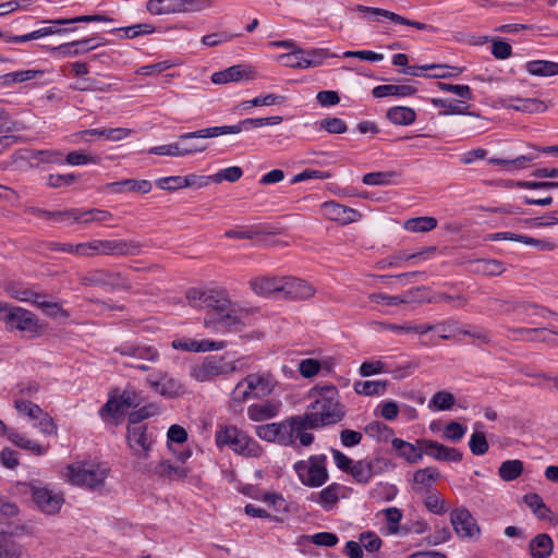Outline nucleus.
Returning <instances> with one entry per match:
<instances>
[{
	"instance_id": "nucleus-49",
	"label": "nucleus",
	"mask_w": 558,
	"mask_h": 558,
	"mask_svg": "<svg viewBox=\"0 0 558 558\" xmlns=\"http://www.w3.org/2000/svg\"><path fill=\"white\" fill-rule=\"evenodd\" d=\"M357 395L362 396H383L387 389L386 380H359L353 385Z\"/></svg>"
},
{
	"instance_id": "nucleus-8",
	"label": "nucleus",
	"mask_w": 558,
	"mask_h": 558,
	"mask_svg": "<svg viewBox=\"0 0 558 558\" xmlns=\"http://www.w3.org/2000/svg\"><path fill=\"white\" fill-rule=\"evenodd\" d=\"M293 470L300 482L307 487H320L329 478L325 454H315L298 461L293 464Z\"/></svg>"
},
{
	"instance_id": "nucleus-55",
	"label": "nucleus",
	"mask_w": 558,
	"mask_h": 558,
	"mask_svg": "<svg viewBox=\"0 0 558 558\" xmlns=\"http://www.w3.org/2000/svg\"><path fill=\"white\" fill-rule=\"evenodd\" d=\"M29 213L44 220L70 221L73 222V216L76 215V208L63 211H49L41 208H31Z\"/></svg>"
},
{
	"instance_id": "nucleus-28",
	"label": "nucleus",
	"mask_w": 558,
	"mask_h": 558,
	"mask_svg": "<svg viewBox=\"0 0 558 558\" xmlns=\"http://www.w3.org/2000/svg\"><path fill=\"white\" fill-rule=\"evenodd\" d=\"M123 356L156 363L160 354L154 345L124 343L116 349Z\"/></svg>"
},
{
	"instance_id": "nucleus-57",
	"label": "nucleus",
	"mask_w": 558,
	"mask_h": 558,
	"mask_svg": "<svg viewBox=\"0 0 558 558\" xmlns=\"http://www.w3.org/2000/svg\"><path fill=\"white\" fill-rule=\"evenodd\" d=\"M478 427H482L481 423L475 424V430L469 440L470 450L474 456H483L489 449L486 436L482 430H477Z\"/></svg>"
},
{
	"instance_id": "nucleus-6",
	"label": "nucleus",
	"mask_w": 558,
	"mask_h": 558,
	"mask_svg": "<svg viewBox=\"0 0 558 558\" xmlns=\"http://www.w3.org/2000/svg\"><path fill=\"white\" fill-rule=\"evenodd\" d=\"M216 445L219 448L230 447L234 452L246 457H258L260 447L245 433L235 426H221L215 435Z\"/></svg>"
},
{
	"instance_id": "nucleus-22",
	"label": "nucleus",
	"mask_w": 558,
	"mask_h": 558,
	"mask_svg": "<svg viewBox=\"0 0 558 558\" xmlns=\"http://www.w3.org/2000/svg\"><path fill=\"white\" fill-rule=\"evenodd\" d=\"M142 397L135 390H124L118 398H110L100 410V415L105 413L114 416L123 414L130 408H136L141 404Z\"/></svg>"
},
{
	"instance_id": "nucleus-9",
	"label": "nucleus",
	"mask_w": 558,
	"mask_h": 558,
	"mask_svg": "<svg viewBox=\"0 0 558 558\" xmlns=\"http://www.w3.org/2000/svg\"><path fill=\"white\" fill-rule=\"evenodd\" d=\"M128 446L135 457L134 468L137 471H150L145 463L150 456L155 440L144 425H130L126 434Z\"/></svg>"
},
{
	"instance_id": "nucleus-52",
	"label": "nucleus",
	"mask_w": 558,
	"mask_h": 558,
	"mask_svg": "<svg viewBox=\"0 0 558 558\" xmlns=\"http://www.w3.org/2000/svg\"><path fill=\"white\" fill-rule=\"evenodd\" d=\"M456 403V397L447 390H440L433 395L428 401V409L432 411H449Z\"/></svg>"
},
{
	"instance_id": "nucleus-34",
	"label": "nucleus",
	"mask_w": 558,
	"mask_h": 558,
	"mask_svg": "<svg viewBox=\"0 0 558 558\" xmlns=\"http://www.w3.org/2000/svg\"><path fill=\"white\" fill-rule=\"evenodd\" d=\"M357 10L360 12H362V13H368V14L380 15V16L387 17V19H389L393 23L412 26V27H415L418 31H427V29L432 28L430 26H428L425 23H421V22H416V21H411L409 19H405V17H403V16L397 14V13H393V12L385 10V9H377V8H371V7H365V5H359Z\"/></svg>"
},
{
	"instance_id": "nucleus-44",
	"label": "nucleus",
	"mask_w": 558,
	"mask_h": 558,
	"mask_svg": "<svg viewBox=\"0 0 558 558\" xmlns=\"http://www.w3.org/2000/svg\"><path fill=\"white\" fill-rule=\"evenodd\" d=\"M525 70L533 76H555L558 75V62L548 60H533L526 62Z\"/></svg>"
},
{
	"instance_id": "nucleus-35",
	"label": "nucleus",
	"mask_w": 558,
	"mask_h": 558,
	"mask_svg": "<svg viewBox=\"0 0 558 558\" xmlns=\"http://www.w3.org/2000/svg\"><path fill=\"white\" fill-rule=\"evenodd\" d=\"M151 187L153 185L150 181L134 179H125L122 181L111 182L106 185V189L112 193H123L128 191L147 194L151 191Z\"/></svg>"
},
{
	"instance_id": "nucleus-23",
	"label": "nucleus",
	"mask_w": 558,
	"mask_h": 558,
	"mask_svg": "<svg viewBox=\"0 0 558 558\" xmlns=\"http://www.w3.org/2000/svg\"><path fill=\"white\" fill-rule=\"evenodd\" d=\"M320 211L325 218L337 221L341 225L354 222L361 217L357 210L332 201L323 203Z\"/></svg>"
},
{
	"instance_id": "nucleus-2",
	"label": "nucleus",
	"mask_w": 558,
	"mask_h": 558,
	"mask_svg": "<svg viewBox=\"0 0 558 558\" xmlns=\"http://www.w3.org/2000/svg\"><path fill=\"white\" fill-rule=\"evenodd\" d=\"M310 397L313 399L302 415H295L303 433L340 422L344 415V407L339 400V392L332 385L314 387Z\"/></svg>"
},
{
	"instance_id": "nucleus-29",
	"label": "nucleus",
	"mask_w": 558,
	"mask_h": 558,
	"mask_svg": "<svg viewBox=\"0 0 558 558\" xmlns=\"http://www.w3.org/2000/svg\"><path fill=\"white\" fill-rule=\"evenodd\" d=\"M88 134H98V137H104L108 141H121L125 137H128L131 134L130 129L125 128H116V129H90V130H84L81 132H76L72 135L73 143L84 142L89 143V140L87 138Z\"/></svg>"
},
{
	"instance_id": "nucleus-7",
	"label": "nucleus",
	"mask_w": 558,
	"mask_h": 558,
	"mask_svg": "<svg viewBox=\"0 0 558 558\" xmlns=\"http://www.w3.org/2000/svg\"><path fill=\"white\" fill-rule=\"evenodd\" d=\"M276 381L267 373L248 374L240 380L232 391V399L244 402L250 398H262L272 392Z\"/></svg>"
},
{
	"instance_id": "nucleus-62",
	"label": "nucleus",
	"mask_w": 558,
	"mask_h": 558,
	"mask_svg": "<svg viewBox=\"0 0 558 558\" xmlns=\"http://www.w3.org/2000/svg\"><path fill=\"white\" fill-rule=\"evenodd\" d=\"M398 489L389 483H378L369 490L371 498L378 501H390L397 496Z\"/></svg>"
},
{
	"instance_id": "nucleus-17",
	"label": "nucleus",
	"mask_w": 558,
	"mask_h": 558,
	"mask_svg": "<svg viewBox=\"0 0 558 558\" xmlns=\"http://www.w3.org/2000/svg\"><path fill=\"white\" fill-rule=\"evenodd\" d=\"M148 386L165 398H178L184 393V385L168 373L159 372L151 374L146 379Z\"/></svg>"
},
{
	"instance_id": "nucleus-18",
	"label": "nucleus",
	"mask_w": 558,
	"mask_h": 558,
	"mask_svg": "<svg viewBox=\"0 0 558 558\" xmlns=\"http://www.w3.org/2000/svg\"><path fill=\"white\" fill-rule=\"evenodd\" d=\"M390 468V462L385 458L372 460H359L350 470L352 477L361 484H367L373 476L384 473Z\"/></svg>"
},
{
	"instance_id": "nucleus-42",
	"label": "nucleus",
	"mask_w": 558,
	"mask_h": 558,
	"mask_svg": "<svg viewBox=\"0 0 558 558\" xmlns=\"http://www.w3.org/2000/svg\"><path fill=\"white\" fill-rule=\"evenodd\" d=\"M509 108H512L517 111L527 112V113H536L544 112L547 109V106L544 101L536 98H509L508 105Z\"/></svg>"
},
{
	"instance_id": "nucleus-48",
	"label": "nucleus",
	"mask_w": 558,
	"mask_h": 558,
	"mask_svg": "<svg viewBox=\"0 0 558 558\" xmlns=\"http://www.w3.org/2000/svg\"><path fill=\"white\" fill-rule=\"evenodd\" d=\"M387 119L396 125H410L415 121L416 113L410 107H392L386 113Z\"/></svg>"
},
{
	"instance_id": "nucleus-24",
	"label": "nucleus",
	"mask_w": 558,
	"mask_h": 558,
	"mask_svg": "<svg viewBox=\"0 0 558 558\" xmlns=\"http://www.w3.org/2000/svg\"><path fill=\"white\" fill-rule=\"evenodd\" d=\"M280 292L290 300H303L312 298L315 289L303 279L283 277Z\"/></svg>"
},
{
	"instance_id": "nucleus-47",
	"label": "nucleus",
	"mask_w": 558,
	"mask_h": 558,
	"mask_svg": "<svg viewBox=\"0 0 558 558\" xmlns=\"http://www.w3.org/2000/svg\"><path fill=\"white\" fill-rule=\"evenodd\" d=\"M471 271L484 276H499L505 271V266L496 259H477L471 263Z\"/></svg>"
},
{
	"instance_id": "nucleus-15",
	"label": "nucleus",
	"mask_w": 558,
	"mask_h": 558,
	"mask_svg": "<svg viewBox=\"0 0 558 558\" xmlns=\"http://www.w3.org/2000/svg\"><path fill=\"white\" fill-rule=\"evenodd\" d=\"M85 287H101L108 290H129L130 282L120 272L94 269L82 278Z\"/></svg>"
},
{
	"instance_id": "nucleus-19",
	"label": "nucleus",
	"mask_w": 558,
	"mask_h": 558,
	"mask_svg": "<svg viewBox=\"0 0 558 558\" xmlns=\"http://www.w3.org/2000/svg\"><path fill=\"white\" fill-rule=\"evenodd\" d=\"M100 253L106 256H137L144 244L136 240H99Z\"/></svg>"
},
{
	"instance_id": "nucleus-60",
	"label": "nucleus",
	"mask_w": 558,
	"mask_h": 558,
	"mask_svg": "<svg viewBox=\"0 0 558 558\" xmlns=\"http://www.w3.org/2000/svg\"><path fill=\"white\" fill-rule=\"evenodd\" d=\"M436 227L437 220L434 217H416L404 222V228L411 232H427Z\"/></svg>"
},
{
	"instance_id": "nucleus-40",
	"label": "nucleus",
	"mask_w": 558,
	"mask_h": 558,
	"mask_svg": "<svg viewBox=\"0 0 558 558\" xmlns=\"http://www.w3.org/2000/svg\"><path fill=\"white\" fill-rule=\"evenodd\" d=\"M71 88L80 92L110 93L119 90L117 84L105 83L92 77H84L71 85Z\"/></svg>"
},
{
	"instance_id": "nucleus-16",
	"label": "nucleus",
	"mask_w": 558,
	"mask_h": 558,
	"mask_svg": "<svg viewBox=\"0 0 558 558\" xmlns=\"http://www.w3.org/2000/svg\"><path fill=\"white\" fill-rule=\"evenodd\" d=\"M106 45V40L98 37L84 38L71 43L61 44L49 49L54 58H72L85 54L100 46Z\"/></svg>"
},
{
	"instance_id": "nucleus-45",
	"label": "nucleus",
	"mask_w": 558,
	"mask_h": 558,
	"mask_svg": "<svg viewBox=\"0 0 558 558\" xmlns=\"http://www.w3.org/2000/svg\"><path fill=\"white\" fill-rule=\"evenodd\" d=\"M247 77V71L243 65H232L223 71L215 72L211 75L214 84H227L230 82H239Z\"/></svg>"
},
{
	"instance_id": "nucleus-43",
	"label": "nucleus",
	"mask_w": 558,
	"mask_h": 558,
	"mask_svg": "<svg viewBox=\"0 0 558 558\" xmlns=\"http://www.w3.org/2000/svg\"><path fill=\"white\" fill-rule=\"evenodd\" d=\"M4 435H7L8 439L15 446L28 450L37 456H41L47 451V448L40 446L36 441L29 439L28 437L16 430H11L7 427V433Z\"/></svg>"
},
{
	"instance_id": "nucleus-64",
	"label": "nucleus",
	"mask_w": 558,
	"mask_h": 558,
	"mask_svg": "<svg viewBox=\"0 0 558 558\" xmlns=\"http://www.w3.org/2000/svg\"><path fill=\"white\" fill-rule=\"evenodd\" d=\"M243 175V171L238 166H232L225 168L222 170H219L217 173L211 175L213 182L220 184L223 181L228 182H236L239 181Z\"/></svg>"
},
{
	"instance_id": "nucleus-63",
	"label": "nucleus",
	"mask_w": 558,
	"mask_h": 558,
	"mask_svg": "<svg viewBox=\"0 0 558 558\" xmlns=\"http://www.w3.org/2000/svg\"><path fill=\"white\" fill-rule=\"evenodd\" d=\"M21 547L5 533L0 532V558H20Z\"/></svg>"
},
{
	"instance_id": "nucleus-33",
	"label": "nucleus",
	"mask_w": 558,
	"mask_h": 558,
	"mask_svg": "<svg viewBox=\"0 0 558 558\" xmlns=\"http://www.w3.org/2000/svg\"><path fill=\"white\" fill-rule=\"evenodd\" d=\"M280 405V402L271 400L252 404L247 408V416L254 422L270 420L278 415Z\"/></svg>"
},
{
	"instance_id": "nucleus-37",
	"label": "nucleus",
	"mask_w": 558,
	"mask_h": 558,
	"mask_svg": "<svg viewBox=\"0 0 558 558\" xmlns=\"http://www.w3.org/2000/svg\"><path fill=\"white\" fill-rule=\"evenodd\" d=\"M281 282L282 278L263 276L250 280V287L255 294L269 296L272 293L280 292Z\"/></svg>"
},
{
	"instance_id": "nucleus-56",
	"label": "nucleus",
	"mask_w": 558,
	"mask_h": 558,
	"mask_svg": "<svg viewBox=\"0 0 558 558\" xmlns=\"http://www.w3.org/2000/svg\"><path fill=\"white\" fill-rule=\"evenodd\" d=\"M536 158L535 155H522L514 159L489 158L488 163L505 167L508 171L524 169L526 165Z\"/></svg>"
},
{
	"instance_id": "nucleus-20",
	"label": "nucleus",
	"mask_w": 558,
	"mask_h": 558,
	"mask_svg": "<svg viewBox=\"0 0 558 558\" xmlns=\"http://www.w3.org/2000/svg\"><path fill=\"white\" fill-rule=\"evenodd\" d=\"M450 521L454 532L461 538H472L480 534L475 519L464 507L453 509L450 513Z\"/></svg>"
},
{
	"instance_id": "nucleus-25",
	"label": "nucleus",
	"mask_w": 558,
	"mask_h": 558,
	"mask_svg": "<svg viewBox=\"0 0 558 558\" xmlns=\"http://www.w3.org/2000/svg\"><path fill=\"white\" fill-rule=\"evenodd\" d=\"M422 445L425 450L424 454L436 460L448 462H460L462 460V453L456 448L429 439H422Z\"/></svg>"
},
{
	"instance_id": "nucleus-36",
	"label": "nucleus",
	"mask_w": 558,
	"mask_h": 558,
	"mask_svg": "<svg viewBox=\"0 0 558 558\" xmlns=\"http://www.w3.org/2000/svg\"><path fill=\"white\" fill-rule=\"evenodd\" d=\"M343 487L337 483H332L325 487L318 494H315L311 499L320 505L324 510H331L333 506L339 501L340 497L343 496Z\"/></svg>"
},
{
	"instance_id": "nucleus-61",
	"label": "nucleus",
	"mask_w": 558,
	"mask_h": 558,
	"mask_svg": "<svg viewBox=\"0 0 558 558\" xmlns=\"http://www.w3.org/2000/svg\"><path fill=\"white\" fill-rule=\"evenodd\" d=\"M47 74L45 70H21L8 73L4 77L7 82L22 83L32 80H43Z\"/></svg>"
},
{
	"instance_id": "nucleus-30",
	"label": "nucleus",
	"mask_w": 558,
	"mask_h": 558,
	"mask_svg": "<svg viewBox=\"0 0 558 558\" xmlns=\"http://www.w3.org/2000/svg\"><path fill=\"white\" fill-rule=\"evenodd\" d=\"M47 23H50V26L43 27L44 31H47L46 36L56 35V34H63L68 29L59 28L58 26L61 25H69L73 23H89V22H112V19L101 15V14H94V15H80L72 19H56V20H49L46 21Z\"/></svg>"
},
{
	"instance_id": "nucleus-39",
	"label": "nucleus",
	"mask_w": 558,
	"mask_h": 558,
	"mask_svg": "<svg viewBox=\"0 0 558 558\" xmlns=\"http://www.w3.org/2000/svg\"><path fill=\"white\" fill-rule=\"evenodd\" d=\"M554 550V541L546 533L534 536L529 544V551L532 558H548Z\"/></svg>"
},
{
	"instance_id": "nucleus-51",
	"label": "nucleus",
	"mask_w": 558,
	"mask_h": 558,
	"mask_svg": "<svg viewBox=\"0 0 558 558\" xmlns=\"http://www.w3.org/2000/svg\"><path fill=\"white\" fill-rule=\"evenodd\" d=\"M423 504L429 512L435 514H444L449 509L446 500L436 489L426 490Z\"/></svg>"
},
{
	"instance_id": "nucleus-38",
	"label": "nucleus",
	"mask_w": 558,
	"mask_h": 558,
	"mask_svg": "<svg viewBox=\"0 0 558 558\" xmlns=\"http://www.w3.org/2000/svg\"><path fill=\"white\" fill-rule=\"evenodd\" d=\"M148 468L151 469L150 471H147L148 473L157 474L170 480H182L186 477L189 473V470L185 466L173 464L170 461H161L156 464L149 463Z\"/></svg>"
},
{
	"instance_id": "nucleus-12",
	"label": "nucleus",
	"mask_w": 558,
	"mask_h": 558,
	"mask_svg": "<svg viewBox=\"0 0 558 558\" xmlns=\"http://www.w3.org/2000/svg\"><path fill=\"white\" fill-rule=\"evenodd\" d=\"M3 322L9 330H19L28 338L40 335V326L36 315L28 310L12 306L3 316Z\"/></svg>"
},
{
	"instance_id": "nucleus-1",
	"label": "nucleus",
	"mask_w": 558,
	"mask_h": 558,
	"mask_svg": "<svg viewBox=\"0 0 558 558\" xmlns=\"http://www.w3.org/2000/svg\"><path fill=\"white\" fill-rule=\"evenodd\" d=\"M186 299L191 306L207 310L204 326L218 333L241 330L255 311L232 302L221 289L193 288L186 292Z\"/></svg>"
},
{
	"instance_id": "nucleus-59",
	"label": "nucleus",
	"mask_w": 558,
	"mask_h": 558,
	"mask_svg": "<svg viewBox=\"0 0 558 558\" xmlns=\"http://www.w3.org/2000/svg\"><path fill=\"white\" fill-rule=\"evenodd\" d=\"M286 100L284 96L276 95V94H267L257 96L251 100H245L240 104V108L242 110H247L252 107L257 106H274L277 104H282Z\"/></svg>"
},
{
	"instance_id": "nucleus-58",
	"label": "nucleus",
	"mask_w": 558,
	"mask_h": 558,
	"mask_svg": "<svg viewBox=\"0 0 558 558\" xmlns=\"http://www.w3.org/2000/svg\"><path fill=\"white\" fill-rule=\"evenodd\" d=\"M432 104L437 108L446 109L445 114H466L469 106L461 100L433 98Z\"/></svg>"
},
{
	"instance_id": "nucleus-54",
	"label": "nucleus",
	"mask_w": 558,
	"mask_h": 558,
	"mask_svg": "<svg viewBox=\"0 0 558 558\" xmlns=\"http://www.w3.org/2000/svg\"><path fill=\"white\" fill-rule=\"evenodd\" d=\"M194 149H185L180 143H170L166 145L151 147L148 153L157 156L185 157L192 155Z\"/></svg>"
},
{
	"instance_id": "nucleus-13",
	"label": "nucleus",
	"mask_w": 558,
	"mask_h": 558,
	"mask_svg": "<svg viewBox=\"0 0 558 558\" xmlns=\"http://www.w3.org/2000/svg\"><path fill=\"white\" fill-rule=\"evenodd\" d=\"M32 497L38 509L46 514H56L64 504V496L49 485L34 483L31 485Z\"/></svg>"
},
{
	"instance_id": "nucleus-32",
	"label": "nucleus",
	"mask_w": 558,
	"mask_h": 558,
	"mask_svg": "<svg viewBox=\"0 0 558 558\" xmlns=\"http://www.w3.org/2000/svg\"><path fill=\"white\" fill-rule=\"evenodd\" d=\"M175 350H183L187 352H207V351H219L226 347L225 341H211V340H189V339H175L171 343Z\"/></svg>"
},
{
	"instance_id": "nucleus-4",
	"label": "nucleus",
	"mask_w": 558,
	"mask_h": 558,
	"mask_svg": "<svg viewBox=\"0 0 558 558\" xmlns=\"http://www.w3.org/2000/svg\"><path fill=\"white\" fill-rule=\"evenodd\" d=\"M256 435L263 440L278 442L282 446H295L296 439H300V444L304 447L314 441L313 434L302 432L296 416L280 423L259 425L256 427Z\"/></svg>"
},
{
	"instance_id": "nucleus-31",
	"label": "nucleus",
	"mask_w": 558,
	"mask_h": 558,
	"mask_svg": "<svg viewBox=\"0 0 558 558\" xmlns=\"http://www.w3.org/2000/svg\"><path fill=\"white\" fill-rule=\"evenodd\" d=\"M391 446L397 451L398 456L403 458L409 463L418 462L422 460L425 452L423 449L422 439H417L416 444H411L400 438H393Z\"/></svg>"
},
{
	"instance_id": "nucleus-50",
	"label": "nucleus",
	"mask_w": 558,
	"mask_h": 558,
	"mask_svg": "<svg viewBox=\"0 0 558 558\" xmlns=\"http://www.w3.org/2000/svg\"><path fill=\"white\" fill-rule=\"evenodd\" d=\"M29 161H35L36 165L39 163H63V154L57 149H46V150H29L28 156L26 157Z\"/></svg>"
},
{
	"instance_id": "nucleus-26",
	"label": "nucleus",
	"mask_w": 558,
	"mask_h": 558,
	"mask_svg": "<svg viewBox=\"0 0 558 558\" xmlns=\"http://www.w3.org/2000/svg\"><path fill=\"white\" fill-rule=\"evenodd\" d=\"M549 315L558 318V314L535 303L519 302L514 308V320L526 324H537V317L546 318Z\"/></svg>"
},
{
	"instance_id": "nucleus-3",
	"label": "nucleus",
	"mask_w": 558,
	"mask_h": 558,
	"mask_svg": "<svg viewBox=\"0 0 558 558\" xmlns=\"http://www.w3.org/2000/svg\"><path fill=\"white\" fill-rule=\"evenodd\" d=\"M109 469L104 463L77 461L62 471L64 480L73 486L95 492L104 488Z\"/></svg>"
},
{
	"instance_id": "nucleus-10",
	"label": "nucleus",
	"mask_w": 558,
	"mask_h": 558,
	"mask_svg": "<svg viewBox=\"0 0 558 558\" xmlns=\"http://www.w3.org/2000/svg\"><path fill=\"white\" fill-rule=\"evenodd\" d=\"M339 54L329 52L328 49L316 48L310 50L298 49L280 56L284 65L296 69L316 68L328 58H338Z\"/></svg>"
},
{
	"instance_id": "nucleus-27",
	"label": "nucleus",
	"mask_w": 558,
	"mask_h": 558,
	"mask_svg": "<svg viewBox=\"0 0 558 558\" xmlns=\"http://www.w3.org/2000/svg\"><path fill=\"white\" fill-rule=\"evenodd\" d=\"M509 338L512 340L542 341L555 343L553 335L558 336V330L548 328H509Z\"/></svg>"
},
{
	"instance_id": "nucleus-53",
	"label": "nucleus",
	"mask_w": 558,
	"mask_h": 558,
	"mask_svg": "<svg viewBox=\"0 0 558 558\" xmlns=\"http://www.w3.org/2000/svg\"><path fill=\"white\" fill-rule=\"evenodd\" d=\"M523 462L518 459L504 461L499 469L498 474L505 482L517 480L523 473Z\"/></svg>"
},
{
	"instance_id": "nucleus-46",
	"label": "nucleus",
	"mask_w": 558,
	"mask_h": 558,
	"mask_svg": "<svg viewBox=\"0 0 558 558\" xmlns=\"http://www.w3.org/2000/svg\"><path fill=\"white\" fill-rule=\"evenodd\" d=\"M113 218V215L108 210L102 209H89V210H82L76 209V215L73 216V221L81 222V223H90V222H107L110 221Z\"/></svg>"
},
{
	"instance_id": "nucleus-5",
	"label": "nucleus",
	"mask_w": 558,
	"mask_h": 558,
	"mask_svg": "<svg viewBox=\"0 0 558 558\" xmlns=\"http://www.w3.org/2000/svg\"><path fill=\"white\" fill-rule=\"evenodd\" d=\"M245 365L243 359L229 361L225 356H207L201 363L194 364L190 375L197 381H210L218 376L241 371Z\"/></svg>"
},
{
	"instance_id": "nucleus-41",
	"label": "nucleus",
	"mask_w": 558,
	"mask_h": 558,
	"mask_svg": "<svg viewBox=\"0 0 558 558\" xmlns=\"http://www.w3.org/2000/svg\"><path fill=\"white\" fill-rule=\"evenodd\" d=\"M416 93V88L411 85H378L375 86L372 90V95L375 98H384L388 96L396 97H408L412 96Z\"/></svg>"
},
{
	"instance_id": "nucleus-14",
	"label": "nucleus",
	"mask_w": 558,
	"mask_h": 558,
	"mask_svg": "<svg viewBox=\"0 0 558 558\" xmlns=\"http://www.w3.org/2000/svg\"><path fill=\"white\" fill-rule=\"evenodd\" d=\"M253 128L259 126V118H248L240 121L238 124L233 125H221V126H211L202 130H197L194 132L183 133L179 136L181 142L192 140V138H213L227 134H239L242 131H247Z\"/></svg>"
},
{
	"instance_id": "nucleus-11",
	"label": "nucleus",
	"mask_w": 558,
	"mask_h": 558,
	"mask_svg": "<svg viewBox=\"0 0 558 558\" xmlns=\"http://www.w3.org/2000/svg\"><path fill=\"white\" fill-rule=\"evenodd\" d=\"M211 7L210 0H148L146 9L154 15L198 12Z\"/></svg>"
},
{
	"instance_id": "nucleus-21",
	"label": "nucleus",
	"mask_w": 558,
	"mask_h": 558,
	"mask_svg": "<svg viewBox=\"0 0 558 558\" xmlns=\"http://www.w3.org/2000/svg\"><path fill=\"white\" fill-rule=\"evenodd\" d=\"M416 365L411 362H408L403 366H399L398 368H392L388 363L380 360H372L365 361L360 366V375L363 377H368L372 375L383 374V373H392L395 374V378H403L412 374Z\"/></svg>"
}]
</instances>
